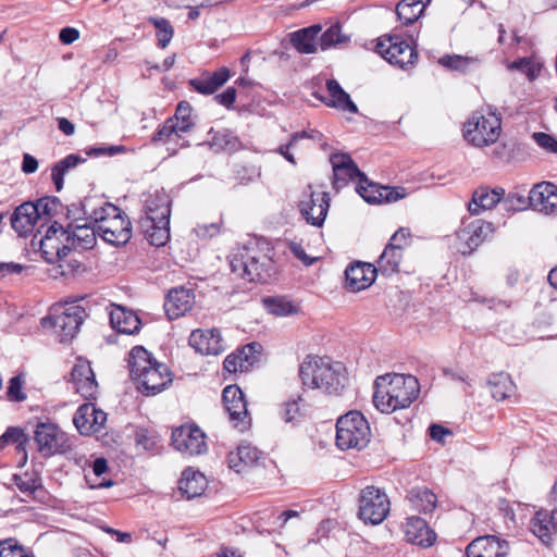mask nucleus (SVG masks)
I'll return each instance as SVG.
<instances>
[{"mask_svg": "<svg viewBox=\"0 0 557 557\" xmlns=\"http://www.w3.org/2000/svg\"><path fill=\"white\" fill-rule=\"evenodd\" d=\"M374 386L373 404L382 413L409 407L420 392L416 376L398 373L377 376Z\"/></svg>", "mask_w": 557, "mask_h": 557, "instance_id": "obj_1", "label": "nucleus"}, {"mask_svg": "<svg viewBox=\"0 0 557 557\" xmlns=\"http://www.w3.org/2000/svg\"><path fill=\"white\" fill-rule=\"evenodd\" d=\"M131 377L146 396L161 393L172 383V374L166 364L157 361L143 346H135L128 355Z\"/></svg>", "mask_w": 557, "mask_h": 557, "instance_id": "obj_2", "label": "nucleus"}, {"mask_svg": "<svg viewBox=\"0 0 557 557\" xmlns=\"http://www.w3.org/2000/svg\"><path fill=\"white\" fill-rule=\"evenodd\" d=\"M299 377L305 387L323 389L329 394H338L347 382L346 369L341 362L318 356L306 357L299 367Z\"/></svg>", "mask_w": 557, "mask_h": 557, "instance_id": "obj_3", "label": "nucleus"}, {"mask_svg": "<svg viewBox=\"0 0 557 557\" xmlns=\"http://www.w3.org/2000/svg\"><path fill=\"white\" fill-rule=\"evenodd\" d=\"M96 224L98 235L108 244L122 246L132 238V223L127 214L110 202L94 208L88 218Z\"/></svg>", "mask_w": 557, "mask_h": 557, "instance_id": "obj_4", "label": "nucleus"}, {"mask_svg": "<svg viewBox=\"0 0 557 557\" xmlns=\"http://www.w3.org/2000/svg\"><path fill=\"white\" fill-rule=\"evenodd\" d=\"M171 200L164 193H157L146 200L145 215L139 227L150 245L161 247L170 238Z\"/></svg>", "mask_w": 557, "mask_h": 557, "instance_id": "obj_5", "label": "nucleus"}, {"mask_svg": "<svg viewBox=\"0 0 557 557\" xmlns=\"http://www.w3.org/2000/svg\"><path fill=\"white\" fill-rule=\"evenodd\" d=\"M272 260L256 245L244 247L231 260V270L249 282H267L271 276Z\"/></svg>", "mask_w": 557, "mask_h": 557, "instance_id": "obj_6", "label": "nucleus"}, {"mask_svg": "<svg viewBox=\"0 0 557 557\" xmlns=\"http://www.w3.org/2000/svg\"><path fill=\"white\" fill-rule=\"evenodd\" d=\"M500 129L502 119L495 111H475L463 126V137L472 146L481 148L496 143Z\"/></svg>", "mask_w": 557, "mask_h": 557, "instance_id": "obj_7", "label": "nucleus"}, {"mask_svg": "<svg viewBox=\"0 0 557 557\" xmlns=\"http://www.w3.org/2000/svg\"><path fill=\"white\" fill-rule=\"evenodd\" d=\"M370 426L363 414L357 410L342 416L336 423V445L341 449H361L370 441Z\"/></svg>", "mask_w": 557, "mask_h": 557, "instance_id": "obj_8", "label": "nucleus"}, {"mask_svg": "<svg viewBox=\"0 0 557 557\" xmlns=\"http://www.w3.org/2000/svg\"><path fill=\"white\" fill-rule=\"evenodd\" d=\"M87 317L86 310L79 305L54 308L41 320L44 327H51L59 335L60 342L72 341L78 333L81 325Z\"/></svg>", "mask_w": 557, "mask_h": 557, "instance_id": "obj_9", "label": "nucleus"}, {"mask_svg": "<svg viewBox=\"0 0 557 557\" xmlns=\"http://www.w3.org/2000/svg\"><path fill=\"white\" fill-rule=\"evenodd\" d=\"M389 499L384 491L367 486L359 495L358 517L366 523L380 524L389 512Z\"/></svg>", "mask_w": 557, "mask_h": 557, "instance_id": "obj_10", "label": "nucleus"}, {"mask_svg": "<svg viewBox=\"0 0 557 557\" xmlns=\"http://www.w3.org/2000/svg\"><path fill=\"white\" fill-rule=\"evenodd\" d=\"M375 48L386 61L401 69L413 65L418 58L416 50L399 35L380 37Z\"/></svg>", "mask_w": 557, "mask_h": 557, "instance_id": "obj_11", "label": "nucleus"}, {"mask_svg": "<svg viewBox=\"0 0 557 557\" xmlns=\"http://www.w3.org/2000/svg\"><path fill=\"white\" fill-rule=\"evenodd\" d=\"M38 450L44 456L65 454L72 448L69 435L54 423H38L35 430Z\"/></svg>", "mask_w": 557, "mask_h": 557, "instance_id": "obj_12", "label": "nucleus"}, {"mask_svg": "<svg viewBox=\"0 0 557 557\" xmlns=\"http://www.w3.org/2000/svg\"><path fill=\"white\" fill-rule=\"evenodd\" d=\"M222 398L234 428L240 432L247 430L251 419L243 391L236 385H228L223 389Z\"/></svg>", "mask_w": 557, "mask_h": 557, "instance_id": "obj_13", "label": "nucleus"}, {"mask_svg": "<svg viewBox=\"0 0 557 557\" xmlns=\"http://www.w3.org/2000/svg\"><path fill=\"white\" fill-rule=\"evenodd\" d=\"M64 227L57 222L50 225L40 240V251L48 263L63 261L71 251V246L65 242Z\"/></svg>", "mask_w": 557, "mask_h": 557, "instance_id": "obj_14", "label": "nucleus"}, {"mask_svg": "<svg viewBox=\"0 0 557 557\" xmlns=\"http://www.w3.org/2000/svg\"><path fill=\"white\" fill-rule=\"evenodd\" d=\"M306 198L300 200L299 210L306 221L313 226H322L330 208V195L326 191L315 193L308 185Z\"/></svg>", "mask_w": 557, "mask_h": 557, "instance_id": "obj_15", "label": "nucleus"}, {"mask_svg": "<svg viewBox=\"0 0 557 557\" xmlns=\"http://www.w3.org/2000/svg\"><path fill=\"white\" fill-rule=\"evenodd\" d=\"M173 447L184 455L197 456L207 450L205 433L196 425H182L172 432Z\"/></svg>", "mask_w": 557, "mask_h": 557, "instance_id": "obj_16", "label": "nucleus"}, {"mask_svg": "<svg viewBox=\"0 0 557 557\" xmlns=\"http://www.w3.org/2000/svg\"><path fill=\"white\" fill-rule=\"evenodd\" d=\"M409 235V231L404 227L395 232L377 260V271H381L385 275H391L399 271L403 249L407 244Z\"/></svg>", "mask_w": 557, "mask_h": 557, "instance_id": "obj_17", "label": "nucleus"}, {"mask_svg": "<svg viewBox=\"0 0 557 557\" xmlns=\"http://www.w3.org/2000/svg\"><path fill=\"white\" fill-rule=\"evenodd\" d=\"M330 162L333 168V188L339 190L346 186L349 181L360 180L362 173L351 157L347 153H334L330 157Z\"/></svg>", "mask_w": 557, "mask_h": 557, "instance_id": "obj_18", "label": "nucleus"}, {"mask_svg": "<svg viewBox=\"0 0 557 557\" xmlns=\"http://www.w3.org/2000/svg\"><path fill=\"white\" fill-rule=\"evenodd\" d=\"M107 421V413L91 403H85L76 410L73 422L83 435L99 432Z\"/></svg>", "mask_w": 557, "mask_h": 557, "instance_id": "obj_19", "label": "nucleus"}, {"mask_svg": "<svg viewBox=\"0 0 557 557\" xmlns=\"http://www.w3.org/2000/svg\"><path fill=\"white\" fill-rule=\"evenodd\" d=\"M509 544L495 535L479 536L466 548L467 557H506Z\"/></svg>", "mask_w": 557, "mask_h": 557, "instance_id": "obj_20", "label": "nucleus"}, {"mask_svg": "<svg viewBox=\"0 0 557 557\" xmlns=\"http://www.w3.org/2000/svg\"><path fill=\"white\" fill-rule=\"evenodd\" d=\"M195 305V294L191 289L180 286L172 288L164 301V310L170 320L185 315Z\"/></svg>", "mask_w": 557, "mask_h": 557, "instance_id": "obj_21", "label": "nucleus"}, {"mask_svg": "<svg viewBox=\"0 0 557 557\" xmlns=\"http://www.w3.org/2000/svg\"><path fill=\"white\" fill-rule=\"evenodd\" d=\"M65 242L71 246V250H87L94 248L97 243V227L94 223L90 226L87 222L69 223L64 228Z\"/></svg>", "mask_w": 557, "mask_h": 557, "instance_id": "obj_22", "label": "nucleus"}, {"mask_svg": "<svg viewBox=\"0 0 557 557\" xmlns=\"http://www.w3.org/2000/svg\"><path fill=\"white\" fill-rule=\"evenodd\" d=\"M74 387L84 398H92L98 388L95 373L88 360L78 358L71 372Z\"/></svg>", "mask_w": 557, "mask_h": 557, "instance_id": "obj_23", "label": "nucleus"}, {"mask_svg": "<svg viewBox=\"0 0 557 557\" xmlns=\"http://www.w3.org/2000/svg\"><path fill=\"white\" fill-rule=\"evenodd\" d=\"M189 345L201 355L218 356L224 351V343L219 330H194L189 336Z\"/></svg>", "mask_w": 557, "mask_h": 557, "instance_id": "obj_24", "label": "nucleus"}, {"mask_svg": "<svg viewBox=\"0 0 557 557\" xmlns=\"http://www.w3.org/2000/svg\"><path fill=\"white\" fill-rule=\"evenodd\" d=\"M404 532L409 543L423 548L431 547L437 537L436 533L428 525L426 521L417 516L407 518L404 524Z\"/></svg>", "mask_w": 557, "mask_h": 557, "instance_id": "obj_25", "label": "nucleus"}, {"mask_svg": "<svg viewBox=\"0 0 557 557\" xmlns=\"http://www.w3.org/2000/svg\"><path fill=\"white\" fill-rule=\"evenodd\" d=\"M376 273L377 269L373 264L357 261L345 271L347 287L352 292L363 290L373 284Z\"/></svg>", "mask_w": 557, "mask_h": 557, "instance_id": "obj_26", "label": "nucleus"}, {"mask_svg": "<svg viewBox=\"0 0 557 557\" xmlns=\"http://www.w3.org/2000/svg\"><path fill=\"white\" fill-rule=\"evenodd\" d=\"M531 532L545 545H549L557 534V509H541L530 522Z\"/></svg>", "mask_w": 557, "mask_h": 557, "instance_id": "obj_27", "label": "nucleus"}, {"mask_svg": "<svg viewBox=\"0 0 557 557\" xmlns=\"http://www.w3.org/2000/svg\"><path fill=\"white\" fill-rule=\"evenodd\" d=\"M231 71L222 66L214 72H203L199 77L191 78L189 86L198 94L210 96L221 88L230 78Z\"/></svg>", "mask_w": 557, "mask_h": 557, "instance_id": "obj_28", "label": "nucleus"}, {"mask_svg": "<svg viewBox=\"0 0 557 557\" xmlns=\"http://www.w3.org/2000/svg\"><path fill=\"white\" fill-rule=\"evenodd\" d=\"M529 205L546 214L557 211V187L552 183L535 185L529 195Z\"/></svg>", "mask_w": 557, "mask_h": 557, "instance_id": "obj_29", "label": "nucleus"}, {"mask_svg": "<svg viewBox=\"0 0 557 557\" xmlns=\"http://www.w3.org/2000/svg\"><path fill=\"white\" fill-rule=\"evenodd\" d=\"M322 32L320 24H314L289 35L292 46L301 54L317 53L320 49L319 35Z\"/></svg>", "mask_w": 557, "mask_h": 557, "instance_id": "obj_30", "label": "nucleus"}, {"mask_svg": "<svg viewBox=\"0 0 557 557\" xmlns=\"http://www.w3.org/2000/svg\"><path fill=\"white\" fill-rule=\"evenodd\" d=\"M110 323L112 327L122 334H135L139 332L141 321L133 311L122 306H114L110 312Z\"/></svg>", "mask_w": 557, "mask_h": 557, "instance_id": "obj_31", "label": "nucleus"}, {"mask_svg": "<svg viewBox=\"0 0 557 557\" xmlns=\"http://www.w3.org/2000/svg\"><path fill=\"white\" fill-rule=\"evenodd\" d=\"M504 194L505 190L503 188L490 189L486 186H481L473 191L468 209L472 214H479L483 210L492 209L500 202Z\"/></svg>", "mask_w": 557, "mask_h": 557, "instance_id": "obj_32", "label": "nucleus"}, {"mask_svg": "<svg viewBox=\"0 0 557 557\" xmlns=\"http://www.w3.org/2000/svg\"><path fill=\"white\" fill-rule=\"evenodd\" d=\"M37 221V209L33 207V202L22 203L11 216V225L20 235L32 232Z\"/></svg>", "mask_w": 557, "mask_h": 557, "instance_id": "obj_33", "label": "nucleus"}, {"mask_svg": "<svg viewBox=\"0 0 557 557\" xmlns=\"http://www.w3.org/2000/svg\"><path fill=\"white\" fill-rule=\"evenodd\" d=\"M326 89L330 98L322 99V101L327 107L336 108L350 113L358 112L357 106L350 99V96L341 87L337 81L329 79L326 82Z\"/></svg>", "mask_w": 557, "mask_h": 557, "instance_id": "obj_34", "label": "nucleus"}, {"mask_svg": "<svg viewBox=\"0 0 557 557\" xmlns=\"http://www.w3.org/2000/svg\"><path fill=\"white\" fill-rule=\"evenodd\" d=\"M178 483L180 491L188 499L200 496L207 487V480L205 475L193 469L184 470Z\"/></svg>", "mask_w": 557, "mask_h": 557, "instance_id": "obj_35", "label": "nucleus"}, {"mask_svg": "<svg viewBox=\"0 0 557 557\" xmlns=\"http://www.w3.org/2000/svg\"><path fill=\"white\" fill-rule=\"evenodd\" d=\"M406 499L414 510L423 513L432 512L437 503L436 495L425 486L411 488Z\"/></svg>", "mask_w": 557, "mask_h": 557, "instance_id": "obj_36", "label": "nucleus"}, {"mask_svg": "<svg viewBox=\"0 0 557 557\" xmlns=\"http://www.w3.org/2000/svg\"><path fill=\"white\" fill-rule=\"evenodd\" d=\"M210 146L215 151L234 152L240 149L242 143L238 136L231 129H213L209 131Z\"/></svg>", "mask_w": 557, "mask_h": 557, "instance_id": "obj_37", "label": "nucleus"}, {"mask_svg": "<svg viewBox=\"0 0 557 557\" xmlns=\"http://www.w3.org/2000/svg\"><path fill=\"white\" fill-rule=\"evenodd\" d=\"M487 386L493 398L496 400H504L510 397L516 388L509 374L504 372L490 375Z\"/></svg>", "mask_w": 557, "mask_h": 557, "instance_id": "obj_38", "label": "nucleus"}, {"mask_svg": "<svg viewBox=\"0 0 557 557\" xmlns=\"http://www.w3.org/2000/svg\"><path fill=\"white\" fill-rule=\"evenodd\" d=\"M85 161V158H82L78 154L71 153L52 166L51 178L58 191H60L63 188L64 175L70 170L76 168L79 163Z\"/></svg>", "mask_w": 557, "mask_h": 557, "instance_id": "obj_39", "label": "nucleus"}, {"mask_svg": "<svg viewBox=\"0 0 557 557\" xmlns=\"http://www.w3.org/2000/svg\"><path fill=\"white\" fill-rule=\"evenodd\" d=\"M350 37L342 32L339 23L331 25L324 33L319 35L320 50L325 51L338 48L348 42Z\"/></svg>", "mask_w": 557, "mask_h": 557, "instance_id": "obj_40", "label": "nucleus"}, {"mask_svg": "<svg viewBox=\"0 0 557 557\" xmlns=\"http://www.w3.org/2000/svg\"><path fill=\"white\" fill-rule=\"evenodd\" d=\"M263 305L269 313L276 317H287L299 312L298 305L282 296L267 297L263 299Z\"/></svg>", "mask_w": 557, "mask_h": 557, "instance_id": "obj_41", "label": "nucleus"}, {"mask_svg": "<svg viewBox=\"0 0 557 557\" xmlns=\"http://www.w3.org/2000/svg\"><path fill=\"white\" fill-rule=\"evenodd\" d=\"M422 0H401L396 7V14L405 25L414 23L424 11Z\"/></svg>", "mask_w": 557, "mask_h": 557, "instance_id": "obj_42", "label": "nucleus"}, {"mask_svg": "<svg viewBox=\"0 0 557 557\" xmlns=\"http://www.w3.org/2000/svg\"><path fill=\"white\" fill-rule=\"evenodd\" d=\"M384 187L385 186L369 181L367 175H362V178H360L357 184L356 190L364 199V201L375 205L383 202Z\"/></svg>", "mask_w": 557, "mask_h": 557, "instance_id": "obj_43", "label": "nucleus"}, {"mask_svg": "<svg viewBox=\"0 0 557 557\" xmlns=\"http://www.w3.org/2000/svg\"><path fill=\"white\" fill-rule=\"evenodd\" d=\"M191 106L187 101H182L178 103L174 116L168 120L173 121V124L178 132L186 134L195 126L191 119Z\"/></svg>", "mask_w": 557, "mask_h": 557, "instance_id": "obj_44", "label": "nucleus"}, {"mask_svg": "<svg viewBox=\"0 0 557 557\" xmlns=\"http://www.w3.org/2000/svg\"><path fill=\"white\" fill-rule=\"evenodd\" d=\"M147 22L154 26L158 46L166 48L174 36V28L165 17L149 16Z\"/></svg>", "mask_w": 557, "mask_h": 557, "instance_id": "obj_45", "label": "nucleus"}, {"mask_svg": "<svg viewBox=\"0 0 557 557\" xmlns=\"http://www.w3.org/2000/svg\"><path fill=\"white\" fill-rule=\"evenodd\" d=\"M27 436L21 428L10 426L0 436V447L3 448L7 445L16 444V449L24 453L23 461L27 459L26 456V444Z\"/></svg>", "mask_w": 557, "mask_h": 557, "instance_id": "obj_46", "label": "nucleus"}, {"mask_svg": "<svg viewBox=\"0 0 557 557\" xmlns=\"http://www.w3.org/2000/svg\"><path fill=\"white\" fill-rule=\"evenodd\" d=\"M473 238L475 249L494 232L493 225L483 220H474L467 224Z\"/></svg>", "mask_w": 557, "mask_h": 557, "instance_id": "obj_47", "label": "nucleus"}, {"mask_svg": "<svg viewBox=\"0 0 557 557\" xmlns=\"http://www.w3.org/2000/svg\"><path fill=\"white\" fill-rule=\"evenodd\" d=\"M0 557H35L17 540L9 537L0 541Z\"/></svg>", "mask_w": 557, "mask_h": 557, "instance_id": "obj_48", "label": "nucleus"}, {"mask_svg": "<svg viewBox=\"0 0 557 557\" xmlns=\"http://www.w3.org/2000/svg\"><path fill=\"white\" fill-rule=\"evenodd\" d=\"M232 458L242 460L243 469L247 466H252L260 458V451L248 443H242L237 446L235 451H232Z\"/></svg>", "mask_w": 557, "mask_h": 557, "instance_id": "obj_49", "label": "nucleus"}, {"mask_svg": "<svg viewBox=\"0 0 557 557\" xmlns=\"http://www.w3.org/2000/svg\"><path fill=\"white\" fill-rule=\"evenodd\" d=\"M438 62L449 70L465 73L468 71L471 64L476 62V60L469 57L453 54L442 57Z\"/></svg>", "mask_w": 557, "mask_h": 557, "instance_id": "obj_50", "label": "nucleus"}, {"mask_svg": "<svg viewBox=\"0 0 557 557\" xmlns=\"http://www.w3.org/2000/svg\"><path fill=\"white\" fill-rule=\"evenodd\" d=\"M454 246L461 255H470L475 250L473 238L469 233L467 224L463 223V226L456 232Z\"/></svg>", "mask_w": 557, "mask_h": 557, "instance_id": "obj_51", "label": "nucleus"}, {"mask_svg": "<svg viewBox=\"0 0 557 557\" xmlns=\"http://www.w3.org/2000/svg\"><path fill=\"white\" fill-rule=\"evenodd\" d=\"M224 370L228 373L247 372L250 369V363L243 360V356L233 352L228 355L223 362Z\"/></svg>", "mask_w": 557, "mask_h": 557, "instance_id": "obj_52", "label": "nucleus"}, {"mask_svg": "<svg viewBox=\"0 0 557 557\" xmlns=\"http://www.w3.org/2000/svg\"><path fill=\"white\" fill-rule=\"evenodd\" d=\"M298 400H301V397H298L297 400H288L282 406L280 416L285 422L293 423L298 421V418L301 416Z\"/></svg>", "mask_w": 557, "mask_h": 557, "instance_id": "obj_53", "label": "nucleus"}, {"mask_svg": "<svg viewBox=\"0 0 557 557\" xmlns=\"http://www.w3.org/2000/svg\"><path fill=\"white\" fill-rule=\"evenodd\" d=\"M173 136L175 137H181L182 136V133L178 132L174 124H173V121H169L166 120L164 122V124L162 126H160L158 128V131L154 133L153 137H152V141L154 143H158V141H162V143H166L169 141Z\"/></svg>", "mask_w": 557, "mask_h": 557, "instance_id": "obj_54", "label": "nucleus"}, {"mask_svg": "<svg viewBox=\"0 0 557 557\" xmlns=\"http://www.w3.org/2000/svg\"><path fill=\"white\" fill-rule=\"evenodd\" d=\"M529 203V197L525 198L518 194H509L504 198L502 205L507 212H516L525 209Z\"/></svg>", "mask_w": 557, "mask_h": 557, "instance_id": "obj_55", "label": "nucleus"}, {"mask_svg": "<svg viewBox=\"0 0 557 557\" xmlns=\"http://www.w3.org/2000/svg\"><path fill=\"white\" fill-rule=\"evenodd\" d=\"M532 138L546 152L557 153V139L550 134L535 132L532 134Z\"/></svg>", "mask_w": 557, "mask_h": 557, "instance_id": "obj_56", "label": "nucleus"}, {"mask_svg": "<svg viewBox=\"0 0 557 557\" xmlns=\"http://www.w3.org/2000/svg\"><path fill=\"white\" fill-rule=\"evenodd\" d=\"M7 395L11 401H23L26 399V395L23 392V380L20 375L13 376L10 380Z\"/></svg>", "mask_w": 557, "mask_h": 557, "instance_id": "obj_57", "label": "nucleus"}, {"mask_svg": "<svg viewBox=\"0 0 557 557\" xmlns=\"http://www.w3.org/2000/svg\"><path fill=\"white\" fill-rule=\"evenodd\" d=\"M29 268L17 262H0V280L11 275H21Z\"/></svg>", "mask_w": 557, "mask_h": 557, "instance_id": "obj_58", "label": "nucleus"}, {"mask_svg": "<svg viewBox=\"0 0 557 557\" xmlns=\"http://www.w3.org/2000/svg\"><path fill=\"white\" fill-rule=\"evenodd\" d=\"M260 348H261L260 344L251 343V344L245 345L242 349H238L236 351V355L243 356V360L248 361L250 363V368H251L253 366V363L257 362V360H258L256 354L259 352Z\"/></svg>", "mask_w": 557, "mask_h": 557, "instance_id": "obj_59", "label": "nucleus"}, {"mask_svg": "<svg viewBox=\"0 0 557 557\" xmlns=\"http://www.w3.org/2000/svg\"><path fill=\"white\" fill-rule=\"evenodd\" d=\"M33 207H36L37 209V216L38 220L41 218V215H51L52 212L55 210L57 201L55 199H49V198H40L37 200V202H33Z\"/></svg>", "mask_w": 557, "mask_h": 557, "instance_id": "obj_60", "label": "nucleus"}, {"mask_svg": "<svg viewBox=\"0 0 557 557\" xmlns=\"http://www.w3.org/2000/svg\"><path fill=\"white\" fill-rule=\"evenodd\" d=\"M237 91L235 87H227L223 92L214 96V101L227 109L232 108L236 100Z\"/></svg>", "mask_w": 557, "mask_h": 557, "instance_id": "obj_61", "label": "nucleus"}, {"mask_svg": "<svg viewBox=\"0 0 557 557\" xmlns=\"http://www.w3.org/2000/svg\"><path fill=\"white\" fill-rule=\"evenodd\" d=\"M136 443L146 450H152L157 446L156 436L151 435L147 430H139L136 433Z\"/></svg>", "mask_w": 557, "mask_h": 557, "instance_id": "obj_62", "label": "nucleus"}, {"mask_svg": "<svg viewBox=\"0 0 557 557\" xmlns=\"http://www.w3.org/2000/svg\"><path fill=\"white\" fill-rule=\"evenodd\" d=\"M383 190V202H394L405 198L406 196V190L404 187L385 186Z\"/></svg>", "mask_w": 557, "mask_h": 557, "instance_id": "obj_63", "label": "nucleus"}, {"mask_svg": "<svg viewBox=\"0 0 557 557\" xmlns=\"http://www.w3.org/2000/svg\"><path fill=\"white\" fill-rule=\"evenodd\" d=\"M13 480L17 488L23 493L32 494L37 488L36 481L32 478L14 475Z\"/></svg>", "mask_w": 557, "mask_h": 557, "instance_id": "obj_64", "label": "nucleus"}]
</instances>
